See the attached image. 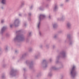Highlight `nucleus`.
<instances>
[{"mask_svg":"<svg viewBox=\"0 0 79 79\" xmlns=\"http://www.w3.org/2000/svg\"><path fill=\"white\" fill-rule=\"evenodd\" d=\"M74 68H75V67L74 66L72 69V70L71 71V74L72 77H74L76 75V73L74 71Z\"/></svg>","mask_w":79,"mask_h":79,"instance_id":"obj_1","label":"nucleus"},{"mask_svg":"<svg viewBox=\"0 0 79 79\" xmlns=\"http://www.w3.org/2000/svg\"><path fill=\"white\" fill-rule=\"evenodd\" d=\"M2 2L3 4H5L6 3V1L5 0H2Z\"/></svg>","mask_w":79,"mask_h":79,"instance_id":"obj_2","label":"nucleus"},{"mask_svg":"<svg viewBox=\"0 0 79 79\" xmlns=\"http://www.w3.org/2000/svg\"><path fill=\"white\" fill-rule=\"evenodd\" d=\"M42 17V18H44L45 17V15H40V18Z\"/></svg>","mask_w":79,"mask_h":79,"instance_id":"obj_3","label":"nucleus"},{"mask_svg":"<svg viewBox=\"0 0 79 79\" xmlns=\"http://www.w3.org/2000/svg\"><path fill=\"white\" fill-rule=\"evenodd\" d=\"M39 24H40V23H39L38 24V28H39Z\"/></svg>","mask_w":79,"mask_h":79,"instance_id":"obj_4","label":"nucleus"},{"mask_svg":"<svg viewBox=\"0 0 79 79\" xmlns=\"http://www.w3.org/2000/svg\"><path fill=\"white\" fill-rule=\"evenodd\" d=\"M5 29V27H3V28L2 29V30L3 31V29Z\"/></svg>","mask_w":79,"mask_h":79,"instance_id":"obj_5","label":"nucleus"},{"mask_svg":"<svg viewBox=\"0 0 79 79\" xmlns=\"http://www.w3.org/2000/svg\"><path fill=\"white\" fill-rule=\"evenodd\" d=\"M13 26V25H10V27H11Z\"/></svg>","mask_w":79,"mask_h":79,"instance_id":"obj_6","label":"nucleus"},{"mask_svg":"<svg viewBox=\"0 0 79 79\" xmlns=\"http://www.w3.org/2000/svg\"><path fill=\"white\" fill-rule=\"evenodd\" d=\"M67 26H68V27H69V24H68Z\"/></svg>","mask_w":79,"mask_h":79,"instance_id":"obj_7","label":"nucleus"},{"mask_svg":"<svg viewBox=\"0 0 79 79\" xmlns=\"http://www.w3.org/2000/svg\"><path fill=\"white\" fill-rule=\"evenodd\" d=\"M1 23H3V21H2Z\"/></svg>","mask_w":79,"mask_h":79,"instance_id":"obj_8","label":"nucleus"}]
</instances>
